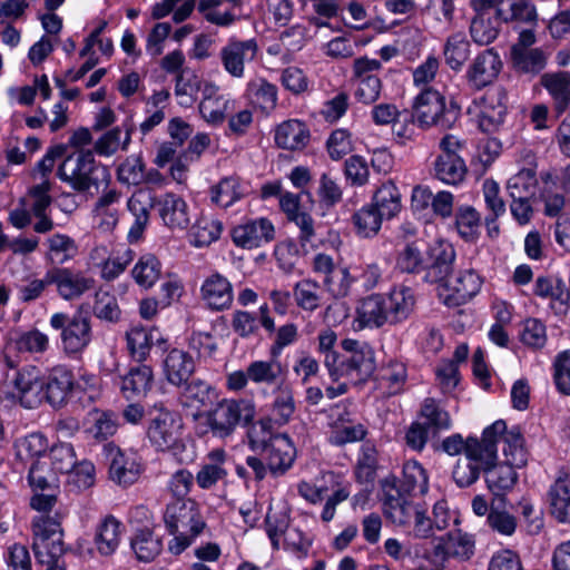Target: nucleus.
<instances>
[{
	"label": "nucleus",
	"instance_id": "nucleus-1",
	"mask_svg": "<svg viewBox=\"0 0 570 570\" xmlns=\"http://www.w3.org/2000/svg\"><path fill=\"white\" fill-rule=\"evenodd\" d=\"M381 501L385 518L394 524L403 525L410 522L413 514L411 493L424 494L428 492V475L417 461H407L403 465L402 479L385 478L381 482Z\"/></svg>",
	"mask_w": 570,
	"mask_h": 570
},
{
	"label": "nucleus",
	"instance_id": "nucleus-2",
	"mask_svg": "<svg viewBox=\"0 0 570 570\" xmlns=\"http://www.w3.org/2000/svg\"><path fill=\"white\" fill-rule=\"evenodd\" d=\"M256 414L255 405L246 399H223L207 415L210 433L219 439L230 436L238 425L252 424Z\"/></svg>",
	"mask_w": 570,
	"mask_h": 570
},
{
	"label": "nucleus",
	"instance_id": "nucleus-3",
	"mask_svg": "<svg viewBox=\"0 0 570 570\" xmlns=\"http://www.w3.org/2000/svg\"><path fill=\"white\" fill-rule=\"evenodd\" d=\"M183 420L169 410H159L151 419L147 430L150 443L158 451L170 452L178 462L185 463L191 460L185 455L186 445L181 439Z\"/></svg>",
	"mask_w": 570,
	"mask_h": 570
},
{
	"label": "nucleus",
	"instance_id": "nucleus-4",
	"mask_svg": "<svg viewBox=\"0 0 570 570\" xmlns=\"http://www.w3.org/2000/svg\"><path fill=\"white\" fill-rule=\"evenodd\" d=\"M99 171L102 174L104 180L109 177L108 170L97 165L92 150H75L71 154H66L58 167L57 176L69 184L72 189L83 193L92 186H98Z\"/></svg>",
	"mask_w": 570,
	"mask_h": 570
},
{
	"label": "nucleus",
	"instance_id": "nucleus-5",
	"mask_svg": "<svg viewBox=\"0 0 570 570\" xmlns=\"http://www.w3.org/2000/svg\"><path fill=\"white\" fill-rule=\"evenodd\" d=\"M414 117L420 127L435 126L440 129L451 128L458 120L460 108L451 102L446 106L445 98L438 90L428 88L415 97Z\"/></svg>",
	"mask_w": 570,
	"mask_h": 570
},
{
	"label": "nucleus",
	"instance_id": "nucleus-6",
	"mask_svg": "<svg viewBox=\"0 0 570 570\" xmlns=\"http://www.w3.org/2000/svg\"><path fill=\"white\" fill-rule=\"evenodd\" d=\"M345 355H341L335 364V372L331 371L333 381L347 377L354 381H363L368 377L374 368V351L365 342L345 338L341 343Z\"/></svg>",
	"mask_w": 570,
	"mask_h": 570
},
{
	"label": "nucleus",
	"instance_id": "nucleus-7",
	"mask_svg": "<svg viewBox=\"0 0 570 570\" xmlns=\"http://www.w3.org/2000/svg\"><path fill=\"white\" fill-rule=\"evenodd\" d=\"M503 430L504 421L497 420L483 430L481 440L476 436H468L464 440L460 433H454L442 441L441 449L451 456L463 452L466 459L490 462L495 454L493 438Z\"/></svg>",
	"mask_w": 570,
	"mask_h": 570
},
{
	"label": "nucleus",
	"instance_id": "nucleus-8",
	"mask_svg": "<svg viewBox=\"0 0 570 570\" xmlns=\"http://www.w3.org/2000/svg\"><path fill=\"white\" fill-rule=\"evenodd\" d=\"M49 324L53 330L61 332V346L67 355L82 353L92 341L91 320L81 312L71 316L66 313H55Z\"/></svg>",
	"mask_w": 570,
	"mask_h": 570
},
{
	"label": "nucleus",
	"instance_id": "nucleus-9",
	"mask_svg": "<svg viewBox=\"0 0 570 570\" xmlns=\"http://www.w3.org/2000/svg\"><path fill=\"white\" fill-rule=\"evenodd\" d=\"M382 63L366 56L356 58L352 66V81L355 86L354 97L364 105L374 104L381 95L382 80L379 72Z\"/></svg>",
	"mask_w": 570,
	"mask_h": 570
},
{
	"label": "nucleus",
	"instance_id": "nucleus-10",
	"mask_svg": "<svg viewBox=\"0 0 570 570\" xmlns=\"http://www.w3.org/2000/svg\"><path fill=\"white\" fill-rule=\"evenodd\" d=\"M100 455L109 465L110 480L119 485H131L142 472V465L137 453L122 452L112 442L102 445Z\"/></svg>",
	"mask_w": 570,
	"mask_h": 570
},
{
	"label": "nucleus",
	"instance_id": "nucleus-11",
	"mask_svg": "<svg viewBox=\"0 0 570 570\" xmlns=\"http://www.w3.org/2000/svg\"><path fill=\"white\" fill-rule=\"evenodd\" d=\"M12 397L24 409H36L43 401L42 372L27 364L17 368L12 380Z\"/></svg>",
	"mask_w": 570,
	"mask_h": 570
},
{
	"label": "nucleus",
	"instance_id": "nucleus-12",
	"mask_svg": "<svg viewBox=\"0 0 570 570\" xmlns=\"http://www.w3.org/2000/svg\"><path fill=\"white\" fill-rule=\"evenodd\" d=\"M164 521L170 534H200L206 525L193 500H177L169 503Z\"/></svg>",
	"mask_w": 570,
	"mask_h": 570
},
{
	"label": "nucleus",
	"instance_id": "nucleus-13",
	"mask_svg": "<svg viewBox=\"0 0 570 570\" xmlns=\"http://www.w3.org/2000/svg\"><path fill=\"white\" fill-rule=\"evenodd\" d=\"M48 282L56 286L57 294L65 301H75L95 288L96 281L86 272L69 267L49 268Z\"/></svg>",
	"mask_w": 570,
	"mask_h": 570
},
{
	"label": "nucleus",
	"instance_id": "nucleus-14",
	"mask_svg": "<svg viewBox=\"0 0 570 570\" xmlns=\"http://www.w3.org/2000/svg\"><path fill=\"white\" fill-rule=\"evenodd\" d=\"M258 45L255 39L239 40L230 37L220 49L219 57L225 71L234 78L245 76V65L255 59Z\"/></svg>",
	"mask_w": 570,
	"mask_h": 570
},
{
	"label": "nucleus",
	"instance_id": "nucleus-15",
	"mask_svg": "<svg viewBox=\"0 0 570 570\" xmlns=\"http://www.w3.org/2000/svg\"><path fill=\"white\" fill-rule=\"evenodd\" d=\"M502 68L499 53L493 49H485L472 60L465 71L468 87L472 90H482L492 85Z\"/></svg>",
	"mask_w": 570,
	"mask_h": 570
},
{
	"label": "nucleus",
	"instance_id": "nucleus-16",
	"mask_svg": "<svg viewBox=\"0 0 570 570\" xmlns=\"http://www.w3.org/2000/svg\"><path fill=\"white\" fill-rule=\"evenodd\" d=\"M441 294L444 304L450 307L461 306L474 297L481 289L482 278L472 268L459 271L453 278H446Z\"/></svg>",
	"mask_w": 570,
	"mask_h": 570
},
{
	"label": "nucleus",
	"instance_id": "nucleus-17",
	"mask_svg": "<svg viewBox=\"0 0 570 570\" xmlns=\"http://www.w3.org/2000/svg\"><path fill=\"white\" fill-rule=\"evenodd\" d=\"M469 112L476 117L479 128L487 134L499 130L507 115V107L500 92H487L473 101Z\"/></svg>",
	"mask_w": 570,
	"mask_h": 570
},
{
	"label": "nucleus",
	"instance_id": "nucleus-18",
	"mask_svg": "<svg viewBox=\"0 0 570 570\" xmlns=\"http://www.w3.org/2000/svg\"><path fill=\"white\" fill-rule=\"evenodd\" d=\"M275 238V227L265 217L247 220L232 229L233 243L244 249L264 246Z\"/></svg>",
	"mask_w": 570,
	"mask_h": 570
},
{
	"label": "nucleus",
	"instance_id": "nucleus-19",
	"mask_svg": "<svg viewBox=\"0 0 570 570\" xmlns=\"http://www.w3.org/2000/svg\"><path fill=\"white\" fill-rule=\"evenodd\" d=\"M43 401L53 407H60L67 403L70 396L75 379L72 371L66 365H56L42 374Z\"/></svg>",
	"mask_w": 570,
	"mask_h": 570
},
{
	"label": "nucleus",
	"instance_id": "nucleus-20",
	"mask_svg": "<svg viewBox=\"0 0 570 570\" xmlns=\"http://www.w3.org/2000/svg\"><path fill=\"white\" fill-rule=\"evenodd\" d=\"M202 95L199 112L208 124H222L226 116L235 109V100L229 95L222 94L214 83H205Z\"/></svg>",
	"mask_w": 570,
	"mask_h": 570
},
{
	"label": "nucleus",
	"instance_id": "nucleus-21",
	"mask_svg": "<svg viewBox=\"0 0 570 570\" xmlns=\"http://www.w3.org/2000/svg\"><path fill=\"white\" fill-rule=\"evenodd\" d=\"M200 297L212 311L228 309L234 301L233 285L226 276L214 272L204 279Z\"/></svg>",
	"mask_w": 570,
	"mask_h": 570
},
{
	"label": "nucleus",
	"instance_id": "nucleus-22",
	"mask_svg": "<svg viewBox=\"0 0 570 570\" xmlns=\"http://www.w3.org/2000/svg\"><path fill=\"white\" fill-rule=\"evenodd\" d=\"M430 263L426 264L424 279L428 283H442L451 272L455 262L456 253L452 244L439 240L429 248Z\"/></svg>",
	"mask_w": 570,
	"mask_h": 570
},
{
	"label": "nucleus",
	"instance_id": "nucleus-23",
	"mask_svg": "<svg viewBox=\"0 0 570 570\" xmlns=\"http://www.w3.org/2000/svg\"><path fill=\"white\" fill-rule=\"evenodd\" d=\"M497 459L498 455L494 454V458L490 462L480 461V463L488 489L494 497L501 498L510 492L517 484L518 473L515 469L518 466L505 462L497 464Z\"/></svg>",
	"mask_w": 570,
	"mask_h": 570
},
{
	"label": "nucleus",
	"instance_id": "nucleus-24",
	"mask_svg": "<svg viewBox=\"0 0 570 570\" xmlns=\"http://www.w3.org/2000/svg\"><path fill=\"white\" fill-rule=\"evenodd\" d=\"M127 346L135 361L144 362L153 346L167 351L168 340L156 327H132L127 333Z\"/></svg>",
	"mask_w": 570,
	"mask_h": 570
},
{
	"label": "nucleus",
	"instance_id": "nucleus-25",
	"mask_svg": "<svg viewBox=\"0 0 570 570\" xmlns=\"http://www.w3.org/2000/svg\"><path fill=\"white\" fill-rule=\"evenodd\" d=\"M259 455L273 475H282L293 465L296 449L287 434L277 433L269 446Z\"/></svg>",
	"mask_w": 570,
	"mask_h": 570
},
{
	"label": "nucleus",
	"instance_id": "nucleus-26",
	"mask_svg": "<svg viewBox=\"0 0 570 570\" xmlns=\"http://www.w3.org/2000/svg\"><path fill=\"white\" fill-rule=\"evenodd\" d=\"M195 370L194 356L181 348L169 350L163 360L164 376L173 386L184 385L193 376Z\"/></svg>",
	"mask_w": 570,
	"mask_h": 570
},
{
	"label": "nucleus",
	"instance_id": "nucleus-27",
	"mask_svg": "<svg viewBox=\"0 0 570 570\" xmlns=\"http://www.w3.org/2000/svg\"><path fill=\"white\" fill-rule=\"evenodd\" d=\"M158 214L164 225L170 229H185L190 223L189 206L186 200L173 193H167L156 202Z\"/></svg>",
	"mask_w": 570,
	"mask_h": 570
},
{
	"label": "nucleus",
	"instance_id": "nucleus-28",
	"mask_svg": "<svg viewBox=\"0 0 570 570\" xmlns=\"http://www.w3.org/2000/svg\"><path fill=\"white\" fill-rule=\"evenodd\" d=\"M153 205V196L147 190L139 189L129 197L127 209L135 218L127 234L129 243H137L142 238L149 223V210Z\"/></svg>",
	"mask_w": 570,
	"mask_h": 570
},
{
	"label": "nucleus",
	"instance_id": "nucleus-29",
	"mask_svg": "<svg viewBox=\"0 0 570 570\" xmlns=\"http://www.w3.org/2000/svg\"><path fill=\"white\" fill-rule=\"evenodd\" d=\"M227 454L223 449H215L207 454L206 461L199 466L195 475L197 485L203 490H210L228 476L226 469Z\"/></svg>",
	"mask_w": 570,
	"mask_h": 570
},
{
	"label": "nucleus",
	"instance_id": "nucleus-30",
	"mask_svg": "<svg viewBox=\"0 0 570 570\" xmlns=\"http://www.w3.org/2000/svg\"><path fill=\"white\" fill-rule=\"evenodd\" d=\"M355 322L360 330L380 328L386 323L390 324L384 295L372 294L363 298L356 308Z\"/></svg>",
	"mask_w": 570,
	"mask_h": 570
},
{
	"label": "nucleus",
	"instance_id": "nucleus-31",
	"mask_svg": "<svg viewBox=\"0 0 570 570\" xmlns=\"http://www.w3.org/2000/svg\"><path fill=\"white\" fill-rule=\"evenodd\" d=\"M503 442L502 452L505 463L517 466H524L528 461V453L524 448V438L519 426L508 429L504 422V430L493 438L495 455H498V442Z\"/></svg>",
	"mask_w": 570,
	"mask_h": 570
},
{
	"label": "nucleus",
	"instance_id": "nucleus-32",
	"mask_svg": "<svg viewBox=\"0 0 570 570\" xmlns=\"http://www.w3.org/2000/svg\"><path fill=\"white\" fill-rule=\"evenodd\" d=\"M551 514L561 523L570 522V473L561 469L548 491Z\"/></svg>",
	"mask_w": 570,
	"mask_h": 570
},
{
	"label": "nucleus",
	"instance_id": "nucleus-33",
	"mask_svg": "<svg viewBox=\"0 0 570 570\" xmlns=\"http://www.w3.org/2000/svg\"><path fill=\"white\" fill-rule=\"evenodd\" d=\"M257 360L248 364V376L256 385H267L277 389L287 383V370L277 360Z\"/></svg>",
	"mask_w": 570,
	"mask_h": 570
},
{
	"label": "nucleus",
	"instance_id": "nucleus-34",
	"mask_svg": "<svg viewBox=\"0 0 570 570\" xmlns=\"http://www.w3.org/2000/svg\"><path fill=\"white\" fill-rule=\"evenodd\" d=\"M311 134L307 126L297 119H289L279 124L275 129L274 140L278 148L286 150H302L309 142Z\"/></svg>",
	"mask_w": 570,
	"mask_h": 570
},
{
	"label": "nucleus",
	"instance_id": "nucleus-35",
	"mask_svg": "<svg viewBox=\"0 0 570 570\" xmlns=\"http://www.w3.org/2000/svg\"><path fill=\"white\" fill-rule=\"evenodd\" d=\"M541 86L548 91L554 111L563 114L570 108V72L557 71L543 73L540 78Z\"/></svg>",
	"mask_w": 570,
	"mask_h": 570
},
{
	"label": "nucleus",
	"instance_id": "nucleus-36",
	"mask_svg": "<svg viewBox=\"0 0 570 570\" xmlns=\"http://www.w3.org/2000/svg\"><path fill=\"white\" fill-rule=\"evenodd\" d=\"M296 413V402L293 386L289 383L274 389L273 401L269 406V421L277 426L288 424Z\"/></svg>",
	"mask_w": 570,
	"mask_h": 570
},
{
	"label": "nucleus",
	"instance_id": "nucleus-37",
	"mask_svg": "<svg viewBox=\"0 0 570 570\" xmlns=\"http://www.w3.org/2000/svg\"><path fill=\"white\" fill-rule=\"evenodd\" d=\"M153 370L148 365L131 367L127 374L120 376V391L127 400L145 396L153 384Z\"/></svg>",
	"mask_w": 570,
	"mask_h": 570
},
{
	"label": "nucleus",
	"instance_id": "nucleus-38",
	"mask_svg": "<svg viewBox=\"0 0 570 570\" xmlns=\"http://www.w3.org/2000/svg\"><path fill=\"white\" fill-rule=\"evenodd\" d=\"M390 324L405 321L414 309L415 296L411 287H394L389 295H384Z\"/></svg>",
	"mask_w": 570,
	"mask_h": 570
},
{
	"label": "nucleus",
	"instance_id": "nucleus-39",
	"mask_svg": "<svg viewBox=\"0 0 570 570\" xmlns=\"http://www.w3.org/2000/svg\"><path fill=\"white\" fill-rule=\"evenodd\" d=\"M466 173V165L459 155L440 154L433 163L434 177L446 185L461 184Z\"/></svg>",
	"mask_w": 570,
	"mask_h": 570
},
{
	"label": "nucleus",
	"instance_id": "nucleus-40",
	"mask_svg": "<svg viewBox=\"0 0 570 570\" xmlns=\"http://www.w3.org/2000/svg\"><path fill=\"white\" fill-rule=\"evenodd\" d=\"M135 129L132 124L124 125L125 136L122 135V127L116 126L105 131L95 142L94 153L102 157H110L118 150L126 151L131 141V134Z\"/></svg>",
	"mask_w": 570,
	"mask_h": 570
},
{
	"label": "nucleus",
	"instance_id": "nucleus-41",
	"mask_svg": "<svg viewBox=\"0 0 570 570\" xmlns=\"http://www.w3.org/2000/svg\"><path fill=\"white\" fill-rule=\"evenodd\" d=\"M420 422L432 433V438H436L441 432L449 431L452 428L449 412L432 397L423 401Z\"/></svg>",
	"mask_w": 570,
	"mask_h": 570
},
{
	"label": "nucleus",
	"instance_id": "nucleus-42",
	"mask_svg": "<svg viewBox=\"0 0 570 570\" xmlns=\"http://www.w3.org/2000/svg\"><path fill=\"white\" fill-rule=\"evenodd\" d=\"M371 205L386 219L394 218L402 209V196L396 185L384 181L374 193Z\"/></svg>",
	"mask_w": 570,
	"mask_h": 570
},
{
	"label": "nucleus",
	"instance_id": "nucleus-43",
	"mask_svg": "<svg viewBox=\"0 0 570 570\" xmlns=\"http://www.w3.org/2000/svg\"><path fill=\"white\" fill-rule=\"evenodd\" d=\"M176 387L179 389V403L183 406L197 410L207 405L214 393V389L208 382L195 377H190L184 385H177Z\"/></svg>",
	"mask_w": 570,
	"mask_h": 570
},
{
	"label": "nucleus",
	"instance_id": "nucleus-44",
	"mask_svg": "<svg viewBox=\"0 0 570 570\" xmlns=\"http://www.w3.org/2000/svg\"><path fill=\"white\" fill-rule=\"evenodd\" d=\"M502 19L492 14H475L471 19L470 36L478 46H489L499 37Z\"/></svg>",
	"mask_w": 570,
	"mask_h": 570
},
{
	"label": "nucleus",
	"instance_id": "nucleus-45",
	"mask_svg": "<svg viewBox=\"0 0 570 570\" xmlns=\"http://www.w3.org/2000/svg\"><path fill=\"white\" fill-rule=\"evenodd\" d=\"M246 94L249 101L265 114H269L277 105V87L265 78L250 80Z\"/></svg>",
	"mask_w": 570,
	"mask_h": 570
},
{
	"label": "nucleus",
	"instance_id": "nucleus-46",
	"mask_svg": "<svg viewBox=\"0 0 570 570\" xmlns=\"http://www.w3.org/2000/svg\"><path fill=\"white\" fill-rule=\"evenodd\" d=\"M46 244L48 246L47 258L58 265L72 261L79 252L76 240L62 233L52 234L47 238Z\"/></svg>",
	"mask_w": 570,
	"mask_h": 570
},
{
	"label": "nucleus",
	"instance_id": "nucleus-47",
	"mask_svg": "<svg viewBox=\"0 0 570 570\" xmlns=\"http://www.w3.org/2000/svg\"><path fill=\"white\" fill-rule=\"evenodd\" d=\"M502 22H520L535 24L538 13L535 6L528 0H504V6L498 9Z\"/></svg>",
	"mask_w": 570,
	"mask_h": 570
},
{
	"label": "nucleus",
	"instance_id": "nucleus-48",
	"mask_svg": "<svg viewBox=\"0 0 570 570\" xmlns=\"http://www.w3.org/2000/svg\"><path fill=\"white\" fill-rule=\"evenodd\" d=\"M222 232L223 224L220 220L213 217L202 216L190 228V244L198 248L209 246L219 239Z\"/></svg>",
	"mask_w": 570,
	"mask_h": 570
},
{
	"label": "nucleus",
	"instance_id": "nucleus-49",
	"mask_svg": "<svg viewBox=\"0 0 570 570\" xmlns=\"http://www.w3.org/2000/svg\"><path fill=\"white\" fill-rule=\"evenodd\" d=\"M474 553V541L472 537H441L440 542L434 547L435 557L443 559L460 558L470 559Z\"/></svg>",
	"mask_w": 570,
	"mask_h": 570
},
{
	"label": "nucleus",
	"instance_id": "nucleus-50",
	"mask_svg": "<svg viewBox=\"0 0 570 570\" xmlns=\"http://www.w3.org/2000/svg\"><path fill=\"white\" fill-rule=\"evenodd\" d=\"M507 189L511 199L531 200L538 189L535 170L521 169L508 180Z\"/></svg>",
	"mask_w": 570,
	"mask_h": 570
},
{
	"label": "nucleus",
	"instance_id": "nucleus-51",
	"mask_svg": "<svg viewBox=\"0 0 570 570\" xmlns=\"http://www.w3.org/2000/svg\"><path fill=\"white\" fill-rule=\"evenodd\" d=\"M385 218L371 204L362 206L352 216L356 234L362 238L377 235Z\"/></svg>",
	"mask_w": 570,
	"mask_h": 570
},
{
	"label": "nucleus",
	"instance_id": "nucleus-52",
	"mask_svg": "<svg viewBox=\"0 0 570 570\" xmlns=\"http://www.w3.org/2000/svg\"><path fill=\"white\" fill-rule=\"evenodd\" d=\"M132 278L142 288L153 287L161 275V263L150 253L139 257L131 271Z\"/></svg>",
	"mask_w": 570,
	"mask_h": 570
},
{
	"label": "nucleus",
	"instance_id": "nucleus-53",
	"mask_svg": "<svg viewBox=\"0 0 570 570\" xmlns=\"http://www.w3.org/2000/svg\"><path fill=\"white\" fill-rule=\"evenodd\" d=\"M443 56L445 63L452 70H460L470 56V42L463 32H456L448 37Z\"/></svg>",
	"mask_w": 570,
	"mask_h": 570
},
{
	"label": "nucleus",
	"instance_id": "nucleus-54",
	"mask_svg": "<svg viewBox=\"0 0 570 570\" xmlns=\"http://www.w3.org/2000/svg\"><path fill=\"white\" fill-rule=\"evenodd\" d=\"M89 421L91 423L88 432L98 441H105L115 435L119 428V417L112 411L92 410L89 412Z\"/></svg>",
	"mask_w": 570,
	"mask_h": 570
},
{
	"label": "nucleus",
	"instance_id": "nucleus-55",
	"mask_svg": "<svg viewBox=\"0 0 570 570\" xmlns=\"http://www.w3.org/2000/svg\"><path fill=\"white\" fill-rule=\"evenodd\" d=\"M296 305L305 312L316 311L322 303L321 286L316 281L305 278L293 287Z\"/></svg>",
	"mask_w": 570,
	"mask_h": 570
},
{
	"label": "nucleus",
	"instance_id": "nucleus-56",
	"mask_svg": "<svg viewBox=\"0 0 570 570\" xmlns=\"http://www.w3.org/2000/svg\"><path fill=\"white\" fill-rule=\"evenodd\" d=\"M323 478L335 488L333 494L327 498L321 514L322 520L328 522L334 518L336 505L344 502L350 497L351 483L343 481L342 478L334 472H327Z\"/></svg>",
	"mask_w": 570,
	"mask_h": 570
},
{
	"label": "nucleus",
	"instance_id": "nucleus-57",
	"mask_svg": "<svg viewBox=\"0 0 570 570\" xmlns=\"http://www.w3.org/2000/svg\"><path fill=\"white\" fill-rule=\"evenodd\" d=\"M377 452L375 446L365 442L360 449L354 475L357 482L372 484L376 476Z\"/></svg>",
	"mask_w": 570,
	"mask_h": 570
},
{
	"label": "nucleus",
	"instance_id": "nucleus-58",
	"mask_svg": "<svg viewBox=\"0 0 570 570\" xmlns=\"http://www.w3.org/2000/svg\"><path fill=\"white\" fill-rule=\"evenodd\" d=\"M245 191L237 177L223 178L210 189V199L222 208H228L244 196Z\"/></svg>",
	"mask_w": 570,
	"mask_h": 570
},
{
	"label": "nucleus",
	"instance_id": "nucleus-59",
	"mask_svg": "<svg viewBox=\"0 0 570 570\" xmlns=\"http://www.w3.org/2000/svg\"><path fill=\"white\" fill-rule=\"evenodd\" d=\"M199 90L200 80L193 70L186 68L176 75L175 96L181 107H190L195 102Z\"/></svg>",
	"mask_w": 570,
	"mask_h": 570
},
{
	"label": "nucleus",
	"instance_id": "nucleus-60",
	"mask_svg": "<svg viewBox=\"0 0 570 570\" xmlns=\"http://www.w3.org/2000/svg\"><path fill=\"white\" fill-rule=\"evenodd\" d=\"M33 550L40 563L58 566L65 553V543L61 537H35Z\"/></svg>",
	"mask_w": 570,
	"mask_h": 570
},
{
	"label": "nucleus",
	"instance_id": "nucleus-61",
	"mask_svg": "<svg viewBox=\"0 0 570 570\" xmlns=\"http://www.w3.org/2000/svg\"><path fill=\"white\" fill-rule=\"evenodd\" d=\"M355 281L356 277L350 273L346 266L338 265L328 277L323 279L322 284L331 296L343 298L350 294Z\"/></svg>",
	"mask_w": 570,
	"mask_h": 570
},
{
	"label": "nucleus",
	"instance_id": "nucleus-62",
	"mask_svg": "<svg viewBox=\"0 0 570 570\" xmlns=\"http://www.w3.org/2000/svg\"><path fill=\"white\" fill-rule=\"evenodd\" d=\"M512 58L514 66L519 70L530 73L540 72L547 63V57L539 48L519 49L514 46L512 48Z\"/></svg>",
	"mask_w": 570,
	"mask_h": 570
},
{
	"label": "nucleus",
	"instance_id": "nucleus-63",
	"mask_svg": "<svg viewBox=\"0 0 570 570\" xmlns=\"http://www.w3.org/2000/svg\"><path fill=\"white\" fill-rule=\"evenodd\" d=\"M480 214L472 206H461L455 214V227L459 235L468 240L473 242L479 236Z\"/></svg>",
	"mask_w": 570,
	"mask_h": 570
},
{
	"label": "nucleus",
	"instance_id": "nucleus-64",
	"mask_svg": "<svg viewBox=\"0 0 570 570\" xmlns=\"http://www.w3.org/2000/svg\"><path fill=\"white\" fill-rule=\"evenodd\" d=\"M553 383L559 393L570 396V350L557 354L552 363Z\"/></svg>",
	"mask_w": 570,
	"mask_h": 570
}]
</instances>
